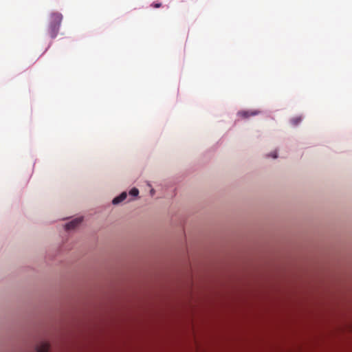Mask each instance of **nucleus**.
Masks as SVG:
<instances>
[{"mask_svg": "<svg viewBox=\"0 0 352 352\" xmlns=\"http://www.w3.org/2000/svg\"><path fill=\"white\" fill-rule=\"evenodd\" d=\"M60 24L51 23L49 27V33L52 38H55L58 34Z\"/></svg>", "mask_w": 352, "mask_h": 352, "instance_id": "1", "label": "nucleus"}, {"mask_svg": "<svg viewBox=\"0 0 352 352\" xmlns=\"http://www.w3.org/2000/svg\"><path fill=\"white\" fill-rule=\"evenodd\" d=\"M260 113L259 111L251 110V111H241L238 113L239 116L242 118H248L250 116H256Z\"/></svg>", "mask_w": 352, "mask_h": 352, "instance_id": "2", "label": "nucleus"}, {"mask_svg": "<svg viewBox=\"0 0 352 352\" xmlns=\"http://www.w3.org/2000/svg\"><path fill=\"white\" fill-rule=\"evenodd\" d=\"M82 221V218H76L65 225L66 230L74 229Z\"/></svg>", "mask_w": 352, "mask_h": 352, "instance_id": "3", "label": "nucleus"}, {"mask_svg": "<svg viewBox=\"0 0 352 352\" xmlns=\"http://www.w3.org/2000/svg\"><path fill=\"white\" fill-rule=\"evenodd\" d=\"M63 19V16L61 14L55 12L52 13L51 15V23L60 24Z\"/></svg>", "mask_w": 352, "mask_h": 352, "instance_id": "4", "label": "nucleus"}, {"mask_svg": "<svg viewBox=\"0 0 352 352\" xmlns=\"http://www.w3.org/2000/svg\"><path fill=\"white\" fill-rule=\"evenodd\" d=\"M126 197H127L126 192H123L119 196L115 197L113 199L112 203L114 205L118 204L122 202V201H124L126 198Z\"/></svg>", "mask_w": 352, "mask_h": 352, "instance_id": "5", "label": "nucleus"}, {"mask_svg": "<svg viewBox=\"0 0 352 352\" xmlns=\"http://www.w3.org/2000/svg\"><path fill=\"white\" fill-rule=\"evenodd\" d=\"M50 344L47 342H43L36 347L37 352H48Z\"/></svg>", "mask_w": 352, "mask_h": 352, "instance_id": "6", "label": "nucleus"}, {"mask_svg": "<svg viewBox=\"0 0 352 352\" xmlns=\"http://www.w3.org/2000/svg\"><path fill=\"white\" fill-rule=\"evenodd\" d=\"M302 120L301 118L300 117H296V118H294L291 122L292 123L294 124V125H297L299 122H300Z\"/></svg>", "mask_w": 352, "mask_h": 352, "instance_id": "7", "label": "nucleus"}, {"mask_svg": "<svg viewBox=\"0 0 352 352\" xmlns=\"http://www.w3.org/2000/svg\"><path fill=\"white\" fill-rule=\"evenodd\" d=\"M138 193H139V190L135 188L131 189L129 192V194L133 196H137L138 195Z\"/></svg>", "mask_w": 352, "mask_h": 352, "instance_id": "8", "label": "nucleus"}, {"mask_svg": "<svg viewBox=\"0 0 352 352\" xmlns=\"http://www.w3.org/2000/svg\"><path fill=\"white\" fill-rule=\"evenodd\" d=\"M152 6L155 8H160L162 6V3H153L152 4Z\"/></svg>", "mask_w": 352, "mask_h": 352, "instance_id": "9", "label": "nucleus"}, {"mask_svg": "<svg viewBox=\"0 0 352 352\" xmlns=\"http://www.w3.org/2000/svg\"><path fill=\"white\" fill-rule=\"evenodd\" d=\"M270 156H272L273 158L277 157V152L274 151Z\"/></svg>", "mask_w": 352, "mask_h": 352, "instance_id": "10", "label": "nucleus"}]
</instances>
